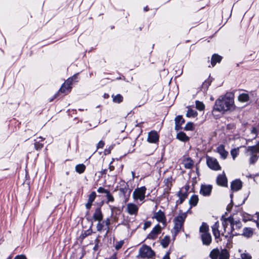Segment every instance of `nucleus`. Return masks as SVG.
<instances>
[{
    "instance_id": "nucleus-1",
    "label": "nucleus",
    "mask_w": 259,
    "mask_h": 259,
    "mask_svg": "<svg viewBox=\"0 0 259 259\" xmlns=\"http://www.w3.org/2000/svg\"><path fill=\"white\" fill-rule=\"evenodd\" d=\"M222 224L224 232H222L221 234L226 238H232L239 235L238 230L242 227L241 222L239 220H235L231 217L225 219Z\"/></svg>"
},
{
    "instance_id": "nucleus-2",
    "label": "nucleus",
    "mask_w": 259,
    "mask_h": 259,
    "mask_svg": "<svg viewBox=\"0 0 259 259\" xmlns=\"http://www.w3.org/2000/svg\"><path fill=\"white\" fill-rule=\"evenodd\" d=\"M234 102L233 95L231 93H227L224 96H222L218 99L215 102L213 110L224 113L233 109Z\"/></svg>"
},
{
    "instance_id": "nucleus-3",
    "label": "nucleus",
    "mask_w": 259,
    "mask_h": 259,
    "mask_svg": "<svg viewBox=\"0 0 259 259\" xmlns=\"http://www.w3.org/2000/svg\"><path fill=\"white\" fill-rule=\"evenodd\" d=\"M245 155L249 157L250 164H253L259 157V150L255 147L248 146L246 147Z\"/></svg>"
},
{
    "instance_id": "nucleus-4",
    "label": "nucleus",
    "mask_w": 259,
    "mask_h": 259,
    "mask_svg": "<svg viewBox=\"0 0 259 259\" xmlns=\"http://www.w3.org/2000/svg\"><path fill=\"white\" fill-rule=\"evenodd\" d=\"M186 217L187 214L186 213H183L174 219V222L175 225L173 230L175 235L177 234L183 229V224Z\"/></svg>"
},
{
    "instance_id": "nucleus-5",
    "label": "nucleus",
    "mask_w": 259,
    "mask_h": 259,
    "mask_svg": "<svg viewBox=\"0 0 259 259\" xmlns=\"http://www.w3.org/2000/svg\"><path fill=\"white\" fill-rule=\"evenodd\" d=\"M78 74H74L72 77L69 78L62 85L60 88L59 93H64L65 94H68L70 92L72 89V85L74 82L77 81Z\"/></svg>"
},
{
    "instance_id": "nucleus-6",
    "label": "nucleus",
    "mask_w": 259,
    "mask_h": 259,
    "mask_svg": "<svg viewBox=\"0 0 259 259\" xmlns=\"http://www.w3.org/2000/svg\"><path fill=\"white\" fill-rule=\"evenodd\" d=\"M146 188L144 186L136 188L133 194V198L135 201H143L145 198Z\"/></svg>"
},
{
    "instance_id": "nucleus-7",
    "label": "nucleus",
    "mask_w": 259,
    "mask_h": 259,
    "mask_svg": "<svg viewBox=\"0 0 259 259\" xmlns=\"http://www.w3.org/2000/svg\"><path fill=\"white\" fill-rule=\"evenodd\" d=\"M139 254L141 257L151 258L154 255V252L149 246L143 245L140 249Z\"/></svg>"
},
{
    "instance_id": "nucleus-8",
    "label": "nucleus",
    "mask_w": 259,
    "mask_h": 259,
    "mask_svg": "<svg viewBox=\"0 0 259 259\" xmlns=\"http://www.w3.org/2000/svg\"><path fill=\"white\" fill-rule=\"evenodd\" d=\"M206 163L207 166L211 169L214 170H219L221 169V167L217 159L213 157L206 156Z\"/></svg>"
},
{
    "instance_id": "nucleus-9",
    "label": "nucleus",
    "mask_w": 259,
    "mask_h": 259,
    "mask_svg": "<svg viewBox=\"0 0 259 259\" xmlns=\"http://www.w3.org/2000/svg\"><path fill=\"white\" fill-rule=\"evenodd\" d=\"M98 193L102 194V195H98V197H105L107 202H113L114 201V198L113 196L110 193L109 191L107 189H105L103 188L100 187L98 188Z\"/></svg>"
},
{
    "instance_id": "nucleus-10",
    "label": "nucleus",
    "mask_w": 259,
    "mask_h": 259,
    "mask_svg": "<svg viewBox=\"0 0 259 259\" xmlns=\"http://www.w3.org/2000/svg\"><path fill=\"white\" fill-rule=\"evenodd\" d=\"M153 218L155 219L157 221L162 224L164 226L166 225V218L164 213L161 210H158L154 213Z\"/></svg>"
},
{
    "instance_id": "nucleus-11",
    "label": "nucleus",
    "mask_w": 259,
    "mask_h": 259,
    "mask_svg": "<svg viewBox=\"0 0 259 259\" xmlns=\"http://www.w3.org/2000/svg\"><path fill=\"white\" fill-rule=\"evenodd\" d=\"M139 207L134 203H129L126 204V211L130 215H137Z\"/></svg>"
},
{
    "instance_id": "nucleus-12",
    "label": "nucleus",
    "mask_w": 259,
    "mask_h": 259,
    "mask_svg": "<svg viewBox=\"0 0 259 259\" xmlns=\"http://www.w3.org/2000/svg\"><path fill=\"white\" fill-rule=\"evenodd\" d=\"M162 228L161 226L157 224L152 229L151 232L148 234L147 238L150 239H155L157 238V235L159 234L161 232Z\"/></svg>"
},
{
    "instance_id": "nucleus-13",
    "label": "nucleus",
    "mask_w": 259,
    "mask_h": 259,
    "mask_svg": "<svg viewBox=\"0 0 259 259\" xmlns=\"http://www.w3.org/2000/svg\"><path fill=\"white\" fill-rule=\"evenodd\" d=\"M212 187L210 185H202L200 190V193L203 196H208L211 194Z\"/></svg>"
},
{
    "instance_id": "nucleus-14",
    "label": "nucleus",
    "mask_w": 259,
    "mask_h": 259,
    "mask_svg": "<svg viewBox=\"0 0 259 259\" xmlns=\"http://www.w3.org/2000/svg\"><path fill=\"white\" fill-rule=\"evenodd\" d=\"M217 182L218 185L222 186H227V179L225 176L224 172L222 174L219 175L217 179Z\"/></svg>"
},
{
    "instance_id": "nucleus-15",
    "label": "nucleus",
    "mask_w": 259,
    "mask_h": 259,
    "mask_svg": "<svg viewBox=\"0 0 259 259\" xmlns=\"http://www.w3.org/2000/svg\"><path fill=\"white\" fill-rule=\"evenodd\" d=\"M159 139V136L157 133L155 131H151L149 133L148 136V141L149 143H155Z\"/></svg>"
},
{
    "instance_id": "nucleus-16",
    "label": "nucleus",
    "mask_w": 259,
    "mask_h": 259,
    "mask_svg": "<svg viewBox=\"0 0 259 259\" xmlns=\"http://www.w3.org/2000/svg\"><path fill=\"white\" fill-rule=\"evenodd\" d=\"M119 191V195L124 197L126 196L128 197L131 192V190L129 189L128 186L126 184H124L123 187L120 188Z\"/></svg>"
},
{
    "instance_id": "nucleus-17",
    "label": "nucleus",
    "mask_w": 259,
    "mask_h": 259,
    "mask_svg": "<svg viewBox=\"0 0 259 259\" xmlns=\"http://www.w3.org/2000/svg\"><path fill=\"white\" fill-rule=\"evenodd\" d=\"M202 241L203 244L205 245H209L211 242V235L208 233H203L201 235Z\"/></svg>"
},
{
    "instance_id": "nucleus-18",
    "label": "nucleus",
    "mask_w": 259,
    "mask_h": 259,
    "mask_svg": "<svg viewBox=\"0 0 259 259\" xmlns=\"http://www.w3.org/2000/svg\"><path fill=\"white\" fill-rule=\"evenodd\" d=\"M217 151L223 159H225L227 157L228 152L225 150V147L223 145H220L218 146Z\"/></svg>"
},
{
    "instance_id": "nucleus-19",
    "label": "nucleus",
    "mask_w": 259,
    "mask_h": 259,
    "mask_svg": "<svg viewBox=\"0 0 259 259\" xmlns=\"http://www.w3.org/2000/svg\"><path fill=\"white\" fill-rule=\"evenodd\" d=\"M242 187V182L239 180H236L231 183V188L233 191H238Z\"/></svg>"
},
{
    "instance_id": "nucleus-20",
    "label": "nucleus",
    "mask_w": 259,
    "mask_h": 259,
    "mask_svg": "<svg viewBox=\"0 0 259 259\" xmlns=\"http://www.w3.org/2000/svg\"><path fill=\"white\" fill-rule=\"evenodd\" d=\"M219 224L217 222L212 226V230L213 235L215 238H219L220 236L221 233L219 230Z\"/></svg>"
},
{
    "instance_id": "nucleus-21",
    "label": "nucleus",
    "mask_w": 259,
    "mask_h": 259,
    "mask_svg": "<svg viewBox=\"0 0 259 259\" xmlns=\"http://www.w3.org/2000/svg\"><path fill=\"white\" fill-rule=\"evenodd\" d=\"M96 197V194L95 192H93L90 195L88 203L85 206L87 209H90L92 206V202L94 201Z\"/></svg>"
},
{
    "instance_id": "nucleus-22",
    "label": "nucleus",
    "mask_w": 259,
    "mask_h": 259,
    "mask_svg": "<svg viewBox=\"0 0 259 259\" xmlns=\"http://www.w3.org/2000/svg\"><path fill=\"white\" fill-rule=\"evenodd\" d=\"M44 139H42V137H40L35 140L34 146L36 150H40L43 147L44 144L40 142L42 141Z\"/></svg>"
},
{
    "instance_id": "nucleus-23",
    "label": "nucleus",
    "mask_w": 259,
    "mask_h": 259,
    "mask_svg": "<svg viewBox=\"0 0 259 259\" xmlns=\"http://www.w3.org/2000/svg\"><path fill=\"white\" fill-rule=\"evenodd\" d=\"M222 60V57L217 55L214 54L212 55L211 60V64L213 67L217 62H220Z\"/></svg>"
},
{
    "instance_id": "nucleus-24",
    "label": "nucleus",
    "mask_w": 259,
    "mask_h": 259,
    "mask_svg": "<svg viewBox=\"0 0 259 259\" xmlns=\"http://www.w3.org/2000/svg\"><path fill=\"white\" fill-rule=\"evenodd\" d=\"M177 138L179 140L186 142L189 140V137L184 132H180L177 134Z\"/></svg>"
},
{
    "instance_id": "nucleus-25",
    "label": "nucleus",
    "mask_w": 259,
    "mask_h": 259,
    "mask_svg": "<svg viewBox=\"0 0 259 259\" xmlns=\"http://www.w3.org/2000/svg\"><path fill=\"white\" fill-rule=\"evenodd\" d=\"M183 164L185 168L190 169L193 167V162L190 158H186L183 161Z\"/></svg>"
},
{
    "instance_id": "nucleus-26",
    "label": "nucleus",
    "mask_w": 259,
    "mask_h": 259,
    "mask_svg": "<svg viewBox=\"0 0 259 259\" xmlns=\"http://www.w3.org/2000/svg\"><path fill=\"white\" fill-rule=\"evenodd\" d=\"M220 253V252L218 249H213L210 252L209 256L211 259H218Z\"/></svg>"
},
{
    "instance_id": "nucleus-27",
    "label": "nucleus",
    "mask_w": 259,
    "mask_h": 259,
    "mask_svg": "<svg viewBox=\"0 0 259 259\" xmlns=\"http://www.w3.org/2000/svg\"><path fill=\"white\" fill-rule=\"evenodd\" d=\"M199 199L197 195H192L189 199V203L191 206H195L198 202Z\"/></svg>"
},
{
    "instance_id": "nucleus-28",
    "label": "nucleus",
    "mask_w": 259,
    "mask_h": 259,
    "mask_svg": "<svg viewBox=\"0 0 259 259\" xmlns=\"http://www.w3.org/2000/svg\"><path fill=\"white\" fill-rule=\"evenodd\" d=\"M219 257V259H229V254L228 251L225 249L222 250Z\"/></svg>"
},
{
    "instance_id": "nucleus-29",
    "label": "nucleus",
    "mask_w": 259,
    "mask_h": 259,
    "mask_svg": "<svg viewBox=\"0 0 259 259\" xmlns=\"http://www.w3.org/2000/svg\"><path fill=\"white\" fill-rule=\"evenodd\" d=\"M253 234L252 230L251 228H245L243 229L242 235L247 238L250 237Z\"/></svg>"
},
{
    "instance_id": "nucleus-30",
    "label": "nucleus",
    "mask_w": 259,
    "mask_h": 259,
    "mask_svg": "<svg viewBox=\"0 0 259 259\" xmlns=\"http://www.w3.org/2000/svg\"><path fill=\"white\" fill-rule=\"evenodd\" d=\"M249 95L245 93H242L238 96V100L242 102H246L249 100Z\"/></svg>"
},
{
    "instance_id": "nucleus-31",
    "label": "nucleus",
    "mask_w": 259,
    "mask_h": 259,
    "mask_svg": "<svg viewBox=\"0 0 259 259\" xmlns=\"http://www.w3.org/2000/svg\"><path fill=\"white\" fill-rule=\"evenodd\" d=\"M198 115V113L194 110L189 109L186 113V116L188 117H193L194 118L196 117Z\"/></svg>"
},
{
    "instance_id": "nucleus-32",
    "label": "nucleus",
    "mask_w": 259,
    "mask_h": 259,
    "mask_svg": "<svg viewBox=\"0 0 259 259\" xmlns=\"http://www.w3.org/2000/svg\"><path fill=\"white\" fill-rule=\"evenodd\" d=\"M209 230L208 226L205 223H202L201 226L199 228L200 232L201 234L208 233Z\"/></svg>"
},
{
    "instance_id": "nucleus-33",
    "label": "nucleus",
    "mask_w": 259,
    "mask_h": 259,
    "mask_svg": "<svg viewBox=\"0 0 259 259\" xmlns=\"http://www.w3.org/2000/svg\"><path fill=\"white\" fill-rule=\"evenodd\" d=\"M113 101L116 103H120L123 101V97L120 94L112 95Z\"/></svg>"
},
{
    "instance_id": "nucleus-34",
    "label": "nucleus",
    "mask_w": 259,
    "mask_h": 259,
    "mask_svg": "<svg viewBox=\"0 0 259 259\" xmlns=\"http://www.w3.org/2000/svg\"><path fill=\"white\" fill-rule=\"evenodd\" d=\"M85 169V166L83 164H79L75 166V171L79 174L83 172Z\"/></svg>"
},
{
    "instance_id": "nucleus-35",
    "label": "nucleus",
    "mask_w": 259,
    "mask_h": 259,
    "mask_svg": "<svg viewBox=\"0 0 259 259\" xmlns=\"http://www.w3.org/2000/svg\"><path fill=\"white\" fill-rule=\"evenodd\" d=\"M170 241L169 237L168 236H165L161 240V244L162 246L165 248L168 246Z\"/></svg>"
},
{
    "instance_id": "nucleus-36",
    "label": "nucleus",
    "mask_w": 259,
    "mask_h": 259,
    "mask_svg": "<svg viewBox=\"0 0 259 259\" xmlns=\"http://www.w3.org/2000/svg\"><path fill=\"white\" fill-rule=\"evenodd\" d=\"M196 108L200 111H202L204 109L205 105L202 102L196 101Z\"/></svg>"
},
{
    "instance_id": "nucleus-37",
    "label": "nucleus",
    "mask_w": 259,
    "mask_h": 259,
    "mask_svg": "<svg viewBox=\"0 0 259 259\" xmlns=\"http://www.w3.org/2000/svg\"><path fill=\"white\" fill-rule=\"evenodd\" d=\"M239 153V148H234L231 151V155L234 160Z\"/></svg>"
},
{
    "instance_id": "nucleus-38",
    "label": "nucleus",
    "mask_w": 259,
    "mask_h": 259,
    "mask_svg": "<svg viewBox=\"0 0 259 259\" xmlns=\"http://www.w3.org/2000/svg\"><path fill=\"white\" fill-rule=\"evenodd\" d=\"M164 184H165V185L166 186V188L165 189L166 190V192L168 193V191L170 190V186L171 185V183L170 179H167L164 180Z\"/></svg>"
},
{
    "instance_id": "nucleus-39",
    "label": "nucleus",
    "mask_w": 259,
    "mask_h": 259,
    "mask_svg": "<svg viewBox=\"0 0 259 259\" xmlns=\"http://www.w3.org/2000/svg\"><path fill=\"white\" fill-rule=\"evenodd\" d=\"M98 230L101 229L104 226V225H101L100 221L102 220V214L101 212L98 210Z\"/></svg>"
},
{
    "instance_id": "nucleus-40",
    "label": "nucleus",
    "mask_w": 259,
    "mask_h": 259,
    "mask_svg": "<svg viewBox=\"0 0 259 259\" xmlns=\"http://www.w3.org/2000/svg\"><path fill=\"white\" fill-rule=\"evenodd\" d=\"M175 123L183 124L185 122V120L183 119L182 115H178L175 118Z\"/></svg>"
},
{
    "instance_id": "nucleus-41",
    "label": "nucleus",
    "mask_w": 259,
    "mask_h": 259,
    "mask_svg": "<svg viewBox=\"0 0 259 259\" xmlns=\"http://www.w3.org/2000/svg\"><path fill=\"white\" fill-rule=\"evenodd\" d=\"M185 131H193L194 130L193 123L191 122H188L184 128Z\"/></svg>"
},
{
    "instance_id": "nucleus-42",
    "label": "nucleus",
    "mask_w": 259,
    "mask_h": 259,
    "mask_svg": "<svg viewBox=\"0 0 259 259\" xmlns=\"http://www.w3.org/2000/svg\"><path fill=\"white\" fill-rule=\"evenodd\" d=\"M179 196L180 197V199H180V203H182L184 201L185 199L186 198L187 194H182V193L181 192H179Z\"/></svg>"
},
{
    "instance_id": "nucleus-43",
    "label": "nucleus",
    "mask_w": 259,
    "mask_h": 259,
    "mask_svg": "<svg viewBox=\"0 0 259 259\" xmlns=\"http://www.w3.org/2000/svg\"><path fill=\"white\" fill-rule=\"evenodd\" d=\"M242 259H251V256L247 252H244L241 254Z\"/></svg>"
},
{
    "instance_id": "nucleus-44",
    "label": "nucleus",
    "mask_w": 259,
    "mask_h": 259,
    "mask_svg": "<svg viewBox=\"0 0 259 259\" xmlns=\"http://www.w3.org/2000/svg\"><path fill=\"white\" fill-rule=\"evenodd\" d=\"M210 83L209 82V81H205L203 84H202V88L203 89H204V90H206L208 87H209V85H210Z\"/></svg>"
},
{
    "instance_id": "nucleus-45",
    "label": "nucleus",
    "mask_w": 259,
    "mask_h": 259,
    "mask_svg": "<svg viewBox=\"0 0 259 259\" xmlns=\"http://www.w3.org/2000/svg\"><path fill=\"white\" fill-rule=\"evenodd\" d=\"M151 225V223L150 221H147L145 222L143 226V229L145 230H146L147 228L150 227Z\"/></svg>"
},
{
    "instance_id": "nucleus-46",
    "label": "nucleus",
    "mask_w": 259,
    "mask_h": 259,
    "mask_svg": "<svg viewBox=\"0 0 259 259\" xmlns=\"http://www.w3.org/2000/svg\"><path fill=\"white\" fill-rule=\"evenodd\" d=\"M123 244V241H120L117 242V244L115 245L116 249L118 250V249H120L122 247Z\"/></svg>"
},
{
    "instance_id": "nucleus-47",
    "label": "nucleus",
    "mask_w": 259,
    "mask_h": 259,
    "mask_svg": "<svg viewBox=\"0 0 259 259\" xmlns=\"http://www.w3.org/2000/svg\"><path fill=\"white\" fill-rule=\"evenodd\" d=\"M14 259H27L26 256L24 254L16 255Z\"/></svg>"
},
{
    "instance_id": "nucleus-48",
    "label": "nucleus",
    "mask_w": 259,
    "mask_h": 259,
    "mask_svg": "<svg viewBox=\"0 0 259 259\" xmlns=\"http://www.w3.org/2000/svg\"><path fill=\"white\" fill-rule=\"evenodd\" d=\"M175 130L176 131H179L180 130V129H181V125L183 124H180V123H175Z\"/></svg>"
},
{
    "instance_id": "nucleus-49",
    "label": "nucleus",
    "mask_w": 259,
    "mask_h": 259,
    "mask_svg": "<svg viewBox=\"0 0 259 259\" xmlns=\"http://www.w3.org/2000/svg\"><path fill=\"white\" fill-rule=\"evenodd\" d=\"M169 254H170L169 252H166V253L163 256V259H170Z\"/></svg>"
},
{
    "instance_id": "nucleus-50",
    "label": "nucleus",
    "mask_w": 259,
    "mask_h": 259,
    "mask_svg": "<svg viewBox=\"0 0 259 259\" xmlns=\"http://www.w3.org/2000/svg\"><path fill=\"white\" fill-rule=\"evenodd\" d=\"M111 148H109V149H105L104 151V155L108 154L110 153Z\"/></svg>"
},
{
    "instance_id": "nucleus-51",
    "label": "nucleus",
    "mask_w": 259,
    "mask_h": 259,
    "mask_svg": "<svg viewBox=\"0 0 259 259\" xmlns=\"http://www.w3.org/2000/svg\"><path fill=\"white\" fill-rule=\"evenodd\" d=\"M104 145V143L103 141H100L98 143V148H102Z\"/></svg>"
},
{
    "instance_id": "nucleus-52",
    "label": "nucleus",
    "mask_w": 259,
    "mask_h": 259,
    "mask_svg": "<svg viewBox=\"0 0 259 259\" xmlns=\"http://www.w3.org/2000/svg\"><path fill=\"white\" fill-rule=\"evenodd\" d=\"M93 218L95 221H97V209L95 210V212L93 215Z\"/></svg>"
},
{
    "instance_id": "nucleus-53",
    "label": "nucleus",
    "mask_w": 259,
    "mask_h": 259,
    "mask_svg": "<svg viewBox=\"0 0 259 259\" xmlns=\"http://www.w3.org/2000/svg\"><path fill=\"white\" fill-rule=\"evenodd\" d=\"M105 224V226H108L110 223V221L109 220H107L105 222H103Z\"/></svg>"
},
{
    "instance_id": "nucleus-54",
    "label": "nucleus",
    "mask_w": 259,
    "mask_h": 259,
    "mask_svg": "<svg viewBox=\"0 0 259 259\" xmlns=\"http://www.w3.org/2000/svg\"><path fill=\"white\" fill-rule=\"evenodd\" d=\"M257 132L256 129L255 128H253L252 131L251 133L254 134H256Z\"/></svg>"
},
{
    "instance_id": "nucleus-55",
    "label": "nucleus",
    "mask_w": 259,
    "mask_h": 259,
    "mask_svg": "<svg viewBox=\"0 0 259 259\" xmlns=\"http://www.w3.org/2000/svg\"><path fill=\"white\" fill-rule=\"evenodd\" d=\"M257 220L256 221L257 225H259V213L257 214Z\"/></svg>"
},
{
    "instance_id": "nucleus-56",
    "label": "nucleus",
    "mask_w": 259,
    "mask_h": 259,
    "mask_svg": "<svg viewBox=\"0 0 259 259\" xmlns=\"http://www.w3.org/2000/svg\"><path fill=\"white\" fill-rule=\"evenodd\" d=\"M94 250L97 249V243H95V246L94 247Z\"/></svg>"
},
{
    "instance_id": "nucleus-57",
    "label": "nucleus",
    "mask_w": 259,
    "mask_h": 259,
    "mask_svg": "<svg viewBox=\"0 0 259 259\" xmlns=\"http://www.w3.org/2000/svg\"><path fill=\"white\" fill-rule=\"evenodd\" d=\"M144 10L146 11H148V9H147V7H145L144 8Z\"/></svg>"
},
{
    "instance_id": "nucleus-58",
    "label": "nucleus",
    "mask_w": 259,
    "mask_h": 259,
    "mask_svg": "<svg viewBox=\"0 0 259 259\" xmlns=\"http://www.w3.org/2000/svg\"><path fill=\"white\" fill-rule=\"evenodd\" d=\"M7 259H11V256H9Z\"/></svg>"
},
{
    "instance_id": "nucleus-59",
    "label": "nucleus",
    "mask_w": 259,
    "mask_h": 259,
    "mask_svg": "<svg viewBox=\"0 0 259 259\" xmlns=\"http://www.w3.org/2000/svg\"><path fill=\"white\" fill-rule=\"evenodd\" d=\"M105 171H106V169H104L103 172L105 173Z\"/></svg>"
},
{
    "instance_id": "nucleus-60",
    "label": "nucleus",
    "mask_w": 259,
    "mask_h": 259,
    "mask_svg": "<svg viewBox=\"0 0 259 259\" xmlns=\"http://www.w3.org/2000/svg\"><path fill=\"white\" fill-rule=\"evenodd\" d=\"M99 153H100V154H101L102 152H99Z\"/></svg>"
}]
</instances>
